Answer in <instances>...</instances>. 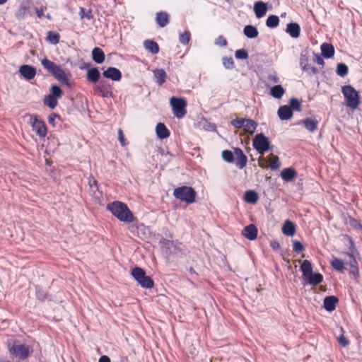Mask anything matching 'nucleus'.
<instances>
[{
	"label": "nucleus",
	"mask_w": 362,
	"mask_h": 362,
	"mask_svg": "<svg viewBox=\"0 0 362 362\" xmlns=\"http://www.w3.org/2000/svg\"><path fill=\"white\" fill-rule=\"evenodd\" d=\"M270 247L273 250H277V249L280 248V244L276 240H272V241L270 242Z\"/></svg>",
	"instance_id": "0e129e2a"
},
{
	"label": "nucleus",
	"mask_w": 362,
	"mask_h": 362,
	"mask_svg": "<svg viewBox=\"0 0 362 362\" xmlns=\"http://www.w3.org/2000/svg\"><path fill=\"white\" fill-rule=\"evenodd\" d=\"M350 262L349 263L350 267H354V266H356L357 265V261L355 258V256H354L353 257H350Z\"/></svg>",
	"instance_id": "69168bd1"
},
{
	"label": "nucleus",
	"mask_w": 362,
	"mask_h": 362,
	"mask_svg": "<svg viewBox=\"0 0 362 362\" xmlns=\"http://www.w3.org/2000/svg\"><path fill=\"white\" fill-rule=\"evenodd\" d=\"M144 48L153 54H156L159 52L158 43L152 40H146L144 42Z\"/></svg>",
	"instance_id": "cd10ccee"
},
{
	"label": "nucleus",
	"mask_w": 362,
	"mask_h": 362,
	"mask_svg": "<svg viewBox=\"0 0 362 362\" xmlns=\"http://www.w3.org/2000/svg\"><path fill=\"white\" fill-rule=\"evenodd\" d=\"M279 18L276 15L269 16L266 21V25L270 28H274L278 26Z\"/></svg>",
	"instance_id": "c9c22d12"
},
{
	"label": "nucleus",
	"mask_w": 362,
	"mask_h": 362,
	"mask_svg": "<svg viewBox=\"0 0 362 362\" xmlns=\"http://www.w3.org/2000/svg\"><path fill=\"white\" fill-rule=\"evenodd\" d=\"M254 11L257 18L263 17L267 11V4L262 1L255 2L254 4Z\"/></svg>",
	"instance_id": "a211bd4d"
},
{
	"label": "nucleus",
	"mask_w": 362,
	"mask_h": 362,
	"mask_svg": "<svg viewBox=\"0 0 362 362\" xmlns=\"http://www.w3.org/2000/svg\"><path fill=\"white\" fill-rule=\"evenodd\" d=\"M235 56L238 59H247L248 58V53L245 49H240L236 50Z\"/></svg>",
	"instance_id": "09e8293b"
},
{
	"label": "nucleus",
	"mask_w": 362,
	"mask_h": 362,
	"mask_svg": "<svg viewBox=\"0 0 362 362\" xmlns=\"http://www.w3.org/2000/svg\"><path fill=\"white\" fill-rule=\"evenodd\" d=\"M163 243L165 246L169 247L173 244V242L166 239L163 240Z\"/></svg>",
	"instance_id": "774afa93"
},
{
	"label": "nucleus",
	"mask_w": 362,
	"mask_h": 362,
	"mask_svg": "<svg viewBox=\"0 0 362 362\" xmlns=\"http://www.w3.org/2000/svg\"><path fill=\"white\" fill-rule=\"evenodd\" d=\"M131 274L142 288H151L153 287V279L151 276L146 275L144 269L136 267L132 269Z\"/></svg>",
	"instance_id": "423d86ee"
},
{
	"label": "nucleus",
	"mask_w": 362,
	"mask_h": 362,
	"mask_svg": "<svg viewBox=\"0 0 362 362\" xmlns=\"http://www.w3.org/2000/svg\"><path fill=\"white\" fill-rule=\"evenodd\" d=\"M44 103L51 109H54L57 105V98L48 95L45 98Z\"/></svg>",
	"instance_id": "e433bc0d"
},
{
	"label": "nucleus",
	"mask_w": 362,
	"mask_h": 362,
	"mask_svg": "<svg viewBox=\"0 0 362 362\" xmlns=\"http://www.w3.org/2000/svg\"><path fill=\"white\" fill-rule=\"evenodd\" d=\"M173 195L176 199L189 204L195 202L197 193L191 187L182 186L174 189Z\"/></svg>",
	"instance_id": "39448f33"
},
{
	"label": "nucleus",
	"mask_w": 362,
	"mask_h": 362,
	"mask_svg": "<svg viewBox=\"0 0 362 362\" xmlns=\"http://www.w3.org/2000/svg\"><path fill=\"white\" fill-rule=\"evenodd\" d=\"M282 233L292 237L296 233V225L289 220L286 221L282 227Z\"/></svg>",
	"instance_id": "bb28decb"
},
{
	"label": "nucleus",
	"mask_w": 362,
	"mask_h": 362,
	"mask_svg": "<svg viewBox=\"0 0 362 362\" xmlns=\"http://www.w3.org/2000/svg\"><path fill=\"white\" fill-rule=\"evenodd\" d=\"M269 93L273 98L280 99L284 95L285 89L281 85L277 84L271 88Z\"/></svg>",
	"instance_id": "c756f323"
},
{
	"label": "nucleus",
	"mask_w": 362,
	"mask_h": 362,
	"mask_svg": "<svg viewBox=\"0 0 362 362\" xmlns=\"http://www.w3.org/2000/svg\"><path fill=\"white\" fill-rule=\"evenodd\" d=\"M222 158L223 159L230 163L234 162V154L230 150H224L222 151Z\"/></svg>",
	"instance_id": "79ce46f5"
},
{
	"label": "nucleus",
	"mask_w": 362,
	"mask_h": 362,
	"mask_svg": "<svg viewBox=\"0 0 362 362\" xmlns=\"http://www.w3.org/2000/svg\"><path fill=\"white\" fill-rule=\"evenodd\" d=\"M191 34L189 31L185 30L184 33H181L179 36V41L181 44L186 45L189 43L190 40Z\"/></svg>",
	"instance_id": "37998d69"
},
{
	"label": "nucleus",
	"mask_w": 362,
	"mask_h": 362,
	"mask_svg": "<svg viewBox=\"0 0 362 362\" xmlns=\"http://www.w3.org/2000/svg\"><path fill=\"white\" fill-rule=\"evenodd\" d=\"M258 199V194L254 190H247L245 192L244 200L248 204H254L257 202Z\"/></svg>",
	"instance_id": "7c9ffc66"
},
{
	"label": "nucleus",
	"mask_w": 362,
	"mask_h": 362,
	"mask_svg": "<svg viewBox=\"0 0 362 362\" xmlns=\"http://www.w3.org/2000/svg\"><path fill=\"white\" fill-rule=\"evenodd\" d=\"M308 57L306 53L301 52L300 56V66L303 69L308 65Z\"/></svg>",
	"instance_id": "3c124183"
},
{
	"label": "nucleus",
	"mask_w": 362,
	"mask_h": 362,
	"mask_svg": "<svg viewBox=\"0 0 362 362\" xmlns=\"http://www.w3.org/2000/svg\"><path fill=\"white\" fill-rule=\"evenodd\" d=\"M349 71V68L344 63H339L337 66V74L341 77L345 76Z\"/></svg>",
	"instance_id": "4c0bfd02"
},
{
	"label": "nucleus",
	"mask_w": 362,
	"mask_h": 362,
	"mask_svg": "<svg viewBox=\"0 0 362 362\" xmlns=\"http://www.w3.org/2000/svg\"><path fill=\"white\" fill-rule=\"evenodd\" d=\"M315 61L319 64V65H321V66H324L325 65V61L324 59H322V57L321 56H320L318 54H315Z\"/></svg>",
	"instance_id": "e2e57ef3"
},
{
	"label": "nucleus",
	"mask_w": 362,
	"mask_h": 362,
	"mask_svg": "<svg viewBox=\"0 0 362 362\" xmlns=\"http://www.w3.org/2000/svg\"><path fill=\"white\" fill-rule=\"evenodd\" d=\"M320 49L322 55L326 59L332 58L334 54V48L332 44L326 42L322 43Z\"/></svg>",
	"instance_id": "4be33fe9"
},
{
	"label": "nucleus",
	"mask_w": 362,
	"mask_h": 362,
	"mask_svg": "<svg viewBox=\"0 0 362 362\" xmlns=\"http://www.w3.org/2000/svg\"><path fill=\"white\" fill-rule=\"evenodd\" d=\"M341 92L345 98L346 105L356 109L359 104V96L354 88L350 85H346L342 87Z\"/></svg>",
	"instance_id": "6e6552de"
},
{
	"label": "nucleus",
	"mask_w": 362,
	"mask_h": 362,
	"mask_svg": "<svg viewBox=\"0 0 362 362\" xmlns=\"http://www.w3.org/2000/svg\"><path fill=\"white\" fill-rule=\"evenodd\" d=\"M7 348L10 356L20 361L27 359L33 352L32 346L23 344L18 339L9 340Z\"/></svg>",
	"instance_id": "f257e3e1"
},
{
	"label": "nucleus",
	"mask_w": 362,
	"mask_h": 362,
	"mask_svg": "<svg viewBox=\"0 0 362 362\" xmlns=\"http://www.w3.org/2000/svg\"><path fill=\"white\" fill-rule=\"evenodd\" d=\"M286 32L293 38H297L300 34V27L297 23H290L287 25Z\"/></svg>",
	"instance_id": "a878e982"
},
{
	"label": "nucleus",
	"mask_w": 362,
	"mask_h": 362,
	"mask_svg": "<svg viewBox=\"0 0 362 362\" xmlns=\"http://www.w3.org/2000/svg\"><path fill=\"white\" fill-rule=\"evenodd\" d=\"M19 73L26 80H32L36 75V69L30 65L24 64L19 69Z\"/></svg>",
	"instance_id": "f8f14e48"
},
{
	"label": "nucleus",
	"mask_w": 362,
	"mask_h": 362,
	"mask_svg": "<svg viewBox=\"0 0 362 362\" xmlns=\"http://www.w3.org/2000/svg\"><path fill=\"white\" fill-rule=\"evenodd\" d=\"M222 62L223 65L226 69H233L234 68V60L231 57H223Z\"/></svg>",
	"instance_id": "49530a36"
},
{
	"label": "nucleus",
	"mask_w": 362,
	"mask_h": 362,
	"mask_svg": "<svg viewBox=\"0 0 362 362\" xmlns=\"http://www.w3.org/2000/svg\"><path fill=\"white\" fill-rule=\"evenodd\" d=\"M289 107L292 109V111H301V103L296 98H293L289 100Z\"/></svg>",
	"instance_id": "a18cd8bd"
},
{
	"label": "nucleus",
	"mask_w": 362,
	"mask_h": 362,
	"mask_svg": "<svg viewBox=\"0 0 362 362\" xmlns=\"http://www.w3.org/2000/svg\"><path fill=\"white\" fill-rule=\"evenodd\" d=\"M252 146L257 152L261 155H264L273 148V146H271L269 138L263 133H259L255 136L252 140Z\"/></svg>",
	"instance_id": "0eeeda50"
},
{
	"label": "nucleus",
	"mask_w": 362,
	"mask_h": 362,
	"mask_svg": "<svg viewBox=\"0 0 362 362\" xmlns=\"http://www.w3.org/2000/svg\"><path fill=\"white\" fill-rule=\"evenodd\" d=\"M118 139L122 146H125V139L123 132L121 129L118 130Z\"/></svg>",
	"instance_id": "680f3d73"
},
{
	"label": "nucleus",
	"mask_w": 362,
	"mask_h": 362,
	"mask_svg": "<svg viewBox=\"0 0 362 362\" xmlns=\"http://www.w3.org/2000/svg\"><path fill=\"white\" fill-rule=\"evenodd\" d=\"M107 209L117 217L120 221L132 223L134 221V216L127 205L119 201H115L107 206Z\"/></svg>",
	"instance_id": "7ed1b4c3"
},
{
	"label": "nucleus",
	"mask_w": 362,
	"mask_h": 362,
	"mask_svg": "<svg viewBox=\"0 0 362 362\" xmlns=\"http://www.w3.org/2000/svg\"><path fill=\"white\" fill-rule=\"evenodd\" d=\"M111 86L105 81H100L95 88V91L103 98H109L112 95Z\"/></svg>",
	"instance_id": "9b49d317"
},
{
	"label": "nucleus",
	"mask_w": 362,
	"mask_h": 362,
	"mask_svg": "<svg viewBox=\"0 0 362 362\" xmlns=\"http://www.w3.org/2000/svg\"><path fill=\"white\" fill-rule=\"evenodd\" d=\"M246 119H245V118L234 119L231 121V124L234 127L238 128V129L243 128V127L245 126L244 124H245Z\"/></svg>",
	"instance_id": "8fccbe9b"
},
{
	"label": "nucleus",
	"mask_w": 362,
	"mask_h": 362,
	"mask_svg": "<svg viewBox=\"0 0 362 362\" xmlns=\"http://www.w3.org/2000/svg\"><path fill=\"white\" fill-rule=\"evenodd\" d=\"M293 251L300 253L305 250L303 245L299 241H293Z\"/></svg>",
	"instance_id": "603ef678"
},
{
	"label": "nucleus",
	"mask_w": 362,
	"mask_h": 362,
	"mask_svg": "<svg viewBox=\"0 0 362 362\" xmlns=\"http://www.w3.org/2000/svg\"><path fill=\"white\" fill-rule=\"evenodd\" d=\"M57 118H59V115L55 113H52L49 115L48 117V122L49 123L52 125L53 127L55 126V119Z\"/></svg>",
	"instance_id": "bf43d9fd"
},
{
	"label": "nucleus",
	"mask_w": 362,
	"mask_h": 362,
	"mask_svg": "<svg viewBox=\"0 0 362 362\" xmlns=\"http://www.w3.org/2000/svg\"><path fill=\"white\" fill-rule=\"evenodd\" d=\"M235 154L237 156L236 165L240 169H243L247 165V158L240 148H235Z\"/></svg>",
	"instance_id": "dca6fc26"
},
{
	"label": "nucleus",
	"mask_w": 362,
	"mask_h": 362,
	"mask_svg": "<svg viewBox=\"0 0 362 362\" xmlns=\"http://www.w3.org/2000/svg\"><path fill=\"white\" fill-rule=\"evenodd\" d=\"M244 35L250 39L255 38L258 36L259 32L256 27L252 25H247L244 27Z\"/></svg>",
	"instance_id": "2f4dec72"
},
{
	"label": "nucleus",
	"mask_w": 362,
	"mask_h": 362,
	"mask_svg": "<svg viewBox=\"0 0 362 362\" xmlns=\"http://www.w3.org/2000/svg\"><path fill=\"white\" fill-rule=\"evenodd\" d=\"M156 132L157 136L160 139H164L170 136V131L168 129L166 126L161 122L157 124L156 127Z\"/></svg>",
	"instance_id": "b1692460"
},
{
	"label": "nucleus",
	"mask_w": 362,
	"mask_h": 362,
	"mask_svg": "<svg viewBox=\"0 0 362 362\" xmlns=\"http://www.w3.org/2000/svg\"><path fill=\"white\" fill-rule=\"evenodd\" d=\"M153 73L155 82L158 86H162L165 83L167 78V74L165 70L163 69H156L153 70Z\"/></svg>",
	"instance_id": "6ab92c4d"
},
{
	"label": "nucleus",
	"mask_w": 362,
	"mask_h": 362,
	"mask_svg": "<svg viewBox=\"0 0 362 362\" xmlns=\"http://www.w3.org/2000/svg\"><path fill=\"white\" fill-rule=\"evenodd\" d=\"M278 116L281 120H288L293 117L292 109L288 105H282L278 110Z\"/></svg>",
	"instance_id": "f3484780"
},
{
	"label": "nucleus",
	"mask_w": 362,
	"mask_h": 362,
	"mask_svg": "<svg viewBox=\"0 0 362 362\" xmlns=\"http://www.w3.org/2000/svg\"><path fill=\"white\" fill-rule=\"evenodd\" d=\"M36 297L40 300H45L47 298V292L39 286H35Z\"/></svg>",
	"instance_id": "ea45409f"
},
{
	"label": "nucleus",
	"mask_w": 362,
	"mask_h": 362,
	"mask_svg": "<svg viewBox=\"0 0 362 362\" xmlns=\"http://www.w3.org/2000/svg\"><path fill=\"white\" fill-rule=\"evenodd\" d=\"M300 123L303 124L305 128L310 132H315L317 129L318 122L312 118H305Z\"/></svg>",
	"instance_id": "393cba45"
},
{
	"label": "nucleus",
	"mask_w": 362,
	"mask_h": 362,
	"mask_svg": "<svg viewBox=\"0 0 362 362\" xmlns=\"http://www.w3.org/2000/svg\"><path fill=\"white\" fill-rule=\"evenodd\" d=\"M303 70L307 72L309 75H314L318 73V69L310 64H308L305 68H303Z\"/></svg>",
	"instance_id": "864d4df0"
},
{
	"label": "nucleus",
	"mask_w": 362,
	"mask_h": 362,
	"mask_svg": "<svg viewBox=\"0 0 362 362\" xmlns=\"http://www.w3.org/2000/svg\"><path fill=\"white\" fill-rule=\"evenodd\" d=\"M349 273L351 275L353 276V278L354 279H357L358 276V266H354V267H350V271H349Z\"/></svg>",
	"instance_id": "052dcab7"
},
{
	"label": "nucleus",
	"mask_w": 362,
	"mask_h": 362,
	"mask_svg": "<svg viewBox=\"0 0 362 362\" xmlns=\"http://www.w3.org/2000/svg\"><path fill=\"white\" fill-rule=\"evenodd\" d=\"M98 362H110V358L107 356H102Z\"/></svg>",
	"instance_id": "338daca9"
},
{
	"label": "nucleus",
	"mask_w": 362,
	"mask_h": 362,
	"mask_svg": "<svg viewBox=\"0 0 362 362\" xmlns=\"http://www.w3.org/2000/svg\"><path fill=\"white\" fill-rule=\"evenodd\" d=\"M258 164H259V166L262 168H267L269 167L268 160H267V158H264L263 156H260L258 158Z\"/></svg>",
	"instance_id": "6e6d98bb"
},
{
	"label": "nucleus",
	"mask_w": 362,
	"mask_h": 362,
	"mask_svg": "<svg viewBox=\"0 0 362 362\" xmlns=\"http://www.w3.org/2000/svg\"><path fill=\"white\" fill-rule=\"evenodd\" d=\"M331 265L337 272L343 273L344 271V262L340 259L334 258L331 262Z\"/></svg>",
	"instance_id": "72a5a7b5"
},
{
	"label": "nucleus",
	"mask_w": 362,
	"mask_h": 362,
	"mask_svg": "<svg viewBox=\"0 0 362 362\" xmlns=\"http://www.w3.org/2000/svg\"><path fill=\"white\" fill-rule=\"evenodd\" d=\"M50 95H53L54 97L55 98H61L62 94H63V92L61 89V88L57 86V85H52L51 87H50Z\"/></svg>",
	"instance_id": "c03bdc74"
},
{
	"label": "nucleus",
	"mask_w": 362,
	"mask_h": 362,
	"mask_svg": "<svg viewBox=\"0 0 362 362\" xmlns=\"http://www.w3.org/2000/svg\"><path fill=\"white\" fill-rule=\"evenodd\" d=\"M339 299L334 296H327L324 298L323 307L328 311L332 312L335 310Z\"/></svg>",
	"instance_id": "4468645a"
},
{
	"label": "nucleus",
	"mask_w": 362,
	"mask_h": 362,
	"mask_svg": "<svg viewBox=\"0 0 362 362\" xmlns=\"http://www.w3.org/2000/svg\"><path fill=\"white\" fill-rule=\"evenodd\" d=\"M345 238L348 240L350 245L349 247V251L347 252V255L349 257H353L354 256H355V254L357 253V250L355 247V244L350 236L346 235Z\"/></svg>",
	"instance_id": "58836bf2"
},
{
	"label": "nucleus",
	"mask_w": 362,
	"mask_h": 362,
	"mask_svg": "<svg viewBox=\"0 0 362 362\" xmlns=\"http://www.w3.org/2000/svg\"><path fill=\"white\" fill-rule=\"evenodd\" d=\"M92 59L97 64H102L105 61V54L100 47H95L92 50Z\"/></svg>",
	"instance_id": "c85d7f7f"
},
{
	"label": "nucleus",
	"mask_w": 362,
	"mask_h": 362,
	"mask_svg": "<svg viewBox=\"0 0 362 362\" xmlns=\"http://www.w3.org/2000/svg\"><path fill=\"white\" fill-rule=\"evenodd\" d=\"M267 81L270 83H278L279 82V78L275 74H269L267 76Z\"/></svg>",
	"instance_id": "13d9d810"
},
{
	"label": "nucleus",
	"mask_w": 362,
	"mask_h": 362,
	"mask_svg": "<svg viewBox=\"0 0 362 362\" xmlns=\"http://www.w3.org/2000/svg\"><path fill=\"white\" fill-rule=\"evenodd\" d=\"M244 125V130L250 134H252L257 129V123L252 119H247Z\"/></svg>",
	"instance_id": "473e14b6"
},
{
	"label": "nucleus",
	"mask_w": 362,
	"mask_h": 362,
	"mask_svg": "<svg viewBox=\"0 0 362 362\" xmlns=\"http://www.w3.org/2000/svg\"><path fill=\"white\" fill-rule=\"evenodd\" d=\"M30 124L33 130L40 137H45L47 133V127L45 122L40 119L36 115H30Z\"/></svg>",
	"instance_id": "9d476101"
},
{
	"label": "nucleus",
	"mask_w": 362,
	"mask_h": 362,
	"mask_svg": "<svg viewBox=\"0 0 362 362\" xmlns=\"http://www.w3.org/2000/svg\"><path fill=\"white\" fill-rule=\"evenodd\" d=\"M60 35L58 33L54 31H48L47 40L52 45H57L59 42Z\"/></svg>",
	"instance_id": "f704fd0d"
},
{
	"label": "nucleus",
	"mask_w": 362,
	"mask_h": 362,
	"mask_svg": "<svg viewBox=\"0 0 362 362\" xmlns=\"http://www.w3.org/2000/svg\"><path fill=\"white\" fill-rule=\"evenodd\" d=\"M297 175L296 170L293 168H284L281 173V178L286 182L292 181Z\"/></svg>",
	"instance_id": "5701e85b"
},
{
	"label": "nucleus",
	"mask_w": 362,
	"mask_h": 362,
	"mask_svg": "<svg viewBox=\"0 0 362 362\" xmlns=\"http://www.w3.org/2000/svg\"><path fill=\"white\" fill-rule=\"evenodd\" d=\"M338 342L343 347H345L349 344V340L347 339L346 337L344 336V334H341L338 337Z\"/></svg>",
	"instance_id": "5fc2aeb1"
},
{
	"label": "nucleus",
	"mask_w": 362,
	"mask_h": 362,
	"mask_svg": "<svg viewBox=\"0 0 362 362\" xmlns=\"http://www.w3.org/2000/svg\"><path fill=\"white\" fill-rule=\"evenodd\" d=\"M170 103L172 107L173 114L177 118L181 119L185 116L187 114V101L185 98L172 97L170 98Z\"/></svg>",
	"instance_id": "1a4fd4ad"
},
{
	"label": "nucleus",
	"mask_w": 362,
	"mask_h": 362,
	"mask_svg": "<svg viewBox=\"0 0 362 362\" xmlns=\"http://www.w3.org/2000/svg\"><path fill=\"white\" fill-rule=\"evenodd\" d=\"M300 270L308 284L316 286L322 282V275L313 272V266L309 260L305 259L302 262Z\"/></svg>",
	"instance_id": "20e7f679"
},
{
	"label": "nucleus",
	"mask_w": 362,
	"mask_h": 362,
	"mask_svg": "<svg viewBox=\"0 0 362 362\" xmlns=\"http://www.w3.org/2000/svg\"><path fill=\"white\" fill-rule=\"evenodd\" d=\"M243 235L250 240H254L257 236V228L253 224H250L244 228Z\"/></svg>",
	"instance_id": "2eb2a0df"
},
{
	"label": "nucleus",
	"mask_w": 362,
	"mask_h": 362,
	"mask_svg": "<svg viewBox=\"0 0 362 362\" xmlns=\"http://www.w3.org/2000/svg\"><path fill=\"white\" fill-rule=\"evenodd\" d=\"M169 15L165 11H159L156 13V21L160 28L165 27L169 23Z\"/></svg>",
	"instance_id": "412c9836"
},
{
	"label": "nucleus",
	"mask_w": 362,
	"mask_h": 362,
	"mask_svg": "<svg viewBox=\"0 0 362 362\" xmlns=\"http://www.w3.org/2000/svg\"><path fill=\"white\" fill-rule=\"evenodd\" d=\"M41 64L44 69L49 71L58 81L68 87L71 86L70 81V74L66 73L59 65H57L47 58L42 59L41 60Z\"/></svg>",
	"instance_id": "f03ea898"
},
{
	"label": "nucleus",
	"mask_w": 362,
	"mask_h": 362,
	"mask_svg": "<svg viewBox=\"0 0 362 362\" xmlns=\"http://www.w3.org/2000/svg\"><path fill=\"white\" fill-rule=\"evenodd\" d=\"M79 15L81 18H86L88 20H91L93 18V15L90 9H86L83 7L80 8Z\"/></svg>",
	"instance_id": "de8ad7c7"
},
{
	"label": "nucleus",
	"mask_w": 362,
	"mask_h": 362,
	"mask_svg": "<svg viewBox=\"0 0 362 362\" xmlns=\"http://www.w3.org/2000/svg\"><path fill=\"white\" fill-rule=\"evenodd\" d=\"M269 158H272V162L270 163V165H269L271 170H278L281 166V163L279 161V158L277 156H274L273 154H271L269 156Z\"/></svg>",
	"instance_id": "a19ab883"
},
{
	"label": "nucleus",
	"mask_w": 362,
	"mask_h": 362,
	"mask_svg": "<svg viewBox=\"0 0 362 362\" xmlns=\"http://www.w3.org/2000/svg\"><path fill=\"white\" fill-rule=\"evenodd\" d=\"M103 75L106 78H110L115 81H119L122 78L121 71L115 67H108L103 72Z\"/></svg>",
	"instance_id": "ddd939ff"
},
{
	"label": "nucleus",
	"mask_w": 362,
	"mask_h": 362,
	"mask_svg": "<svg viewBox=\"0 0 362 362\" xmlns=\"http://www.w3.org/2000/svg\"><path fill=\"white\" fill-rule=\"evenodd\" d=\"M216 44L221 47H224L227 45V40L223 36L220 35L216 39Z\"/></svg>",
	"instance_id": "4d7b16f0"
},
{
	"label": "nucleus",
	"mask_w": 362,
	"mask_h": 362,
	"mask_svg": "<svg viewBox=\"0 0 362 362\" xmlns=\"http://www.w3.org/2000/svg\"><path fill=\"white\" fill-rule=\"evenodd\" d=\"M100 73L97 67H92L89 69L86 74L87 80L93 83L99 82Z\"/></svg>",
	"instance_id": "aec40b11"
}]
</instances>
